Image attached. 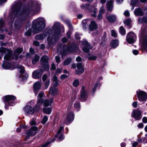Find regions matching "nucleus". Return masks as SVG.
Segmentation results:
<instances>
[{
	"label": "nucleus",
	"instance_id": "obj_20",
	"mask_svg": "<svg viewBox=\"0 0 147 147\" xmlns=\"http://www.w3.org/2000/svg\"><path fill=\"white\" fill-rule=\"evenodd\" d=\"M86 93L84 88L82 87V88L81 97L83 101H85L86 100Z\"/></svg>",
	"mask_w": 147,
	"mask_h": 147
},
{
	"label": "nucleus",
	"instance_id": "obj_41",
	"mask_svg": "<svg viewBox=\"0 0 147 147\" xmlns=\"http://www.w3.org/2000/svg\"><path fill=\"white\" fill-rule=\"evenodd\" d=\"M4 24V22L2 19L0 20V32H2L3 31L1 30V28L3 26Z\"/></svg>",
	"mask_w": 147,
	"mask_h": 147
},
{
	"label": "nucleus",
	"instance_id": "obj_26",
	"mask_svg": "<svg viewBox=\"0 0 147 147\" xmlns=\"http://www.w3.org/2000/svg\"><path fill=\"white\" fill-rule=\"evenodd\" d=\"M107 19L110 22H113L116 21V18L115 16L111 15L108 16Z\"/></svg>",
	"mask_w": 147,
	"mask_h": 147
},
{
	"label": "nucleus",
	"instance_id": "obj_56",
	"mask_svg": "<svg viewBox=\"0 0 147 147\" xmlns=\"http://www.w3.org/2000/svg\"><path fill=\"white\" fill-rule=\"evenodd\" d=\"M124 15L126 16H129V13L128 11H125L124 13Z\"/></svg>",
	"mask_w": 147,
	"mask_h": 147
},
{
	"label": "nucleus",
	"instance_id": "obj_28",
	"mask_svg": "<svg viewBox=\"0 0 147 147\" xmlns=\"http://www.w3.org/2000/svg\"><path fill=\"white\" fill-rule=\"evenodd\" d=\"M57 90L55 87H51L49 90V93L51 94L54 95L56 94L57 93Z\"/></svg>",
	"mask_w": 147,
	"mask_h": 147
},
{
	"label": "nucleus",
	"instance_id": "obj_24",
	"mask_svg": "<svg viewBox=\"0 0 147 147\" xmlns=\"http://www.w3.org/2000/svg\"><path fill=\"white\" fill-rule=\"evenodd\" d=\"M11 64L10 63L8 62L4 61L2 65V67L5 69H11Z\"/></svg>",
	"mask_w": 147,
	"mask_h": 147
},
{
	"label": "nucleus",
	"instance_id": "obj_34",
	"mask_svg": "<svg viewBox=\"0 0 147 147\" xmlns=\"http://www.w3.org/2000/svg\"><path fill=\"white\" fill-rule=\"evenodd\" d=\"M71 59L70 58H67L64 62L63 65H68L71 62Z\"/></svg>",
	"mask_w": 147,
	"mask_h": 147
},
{
	"label": "nucleus",
	"instance_id": "obj_55",
	"mask_svg": "<svg viewBox=\"0 0 147 147\" xmlns=\"http://www.w3.org/2000/svg\"><path fill=\"white\" fill-rule=\"evenodd\" d=\"M138 105L137 102H133L132 104V105L133 107L134 108H136L137 107Z\"/></svg>",
	"mask_w": 147,
	"mask_h": 147
},
{
	"label": "nucleus",
	"instance_id": "obj_9",
	"mask_svg": "<svg viewBox=\"0 0 147 147\" xmlns=\"http://www.w3.org/2000/svg\"><path fill=\"white\" fill-rule=\"evenodd\" d=\"M64 51L63 52H61V54L62 56H64L67 53L71 52L74 51V48L73 46L68 47L67 46H65L64 47Z\"/></svg>",
	"mask_w": 147,
	"mask_h": 147
},
{
	"label": "nucleus",
	"instance_id": "obj_2",
	"mask_svg": "<svg viewBox=\"0 0 147 147\" xmlns=\"http://www.w3.org/2000/svg\"><path fill=\"white\" fill-rule=\"evenodd\" d=\"M40 5V3L35 1L29 3L28 5V16L29 14L33 15L38 13L41 9Z\"/></svg>",
	"mask_w": 147,
	"mask_h": 147
},
{
	"label": "nucleus",
	"instance_id": "obj_14",
	"mask_svg": "<svg viewBox=\"0 0 147 147\" xmlns=\"http://www.w3.org/2000/svg\"><path fill=\"white\" fill-rule=\"evenodd\" d=\"M42 74V70L38 69L33 72L32 76L34 78L38 79L41 76Z\"/></svg>",
	"mask_w": 147,
	"mask_h": 147
},
{
	"label": "nucleus",
	"instance_id": "obj_32",
	"mask_svg": "<svg viewBox=\"0 0 147 147\" xmlns=\"http://www.w3.org/2000/svg\"><path fill=\"white\" fill-rule=\"evenodd\" d=\"M40 59L39 56L37 55H36L34 57L32 60V62L33 64H35L36 62H38Z\"/></svg>",
	"mask_w": 147,
	"mask_h": 147
},
{
	"label": "nucleus",
	"instance_id": "obj_4",
	"mask_svg": "<svg viewBox=\"0 0 147 147\" xmlns=\"http://www.w3.org/2000/svg\"><path fill=\"white\" fill-rule=\"evenodd\" d=\"M59 27V22H55L53 25V28L51 30L52 34L53 35V37L55 40L56 38H57L61 36Z\"/></svg>",
	"mask_w": 147,
	"mask_h": 147
},
{
	"label": "nucleus",
	"instance_id": "obj_10",
	"mask_svg": "<svg viewBox=\"0 0 147 147\" xmlns=\"http://www.w3.org/2000/svg\"><path fill=\"white\" fill-rule=\"evenodd\" d=\"M41 85V82L39 81L35 82L33 85V91L35 95H36L39 90H40Z\"/></svg>",
	"mask_w": 147,
	"mask_h": 147
},
{
	"label": "nucleus",
	"instance_id": "obj_43",
	"mask_svg": "<svg viewBox=\"0 0 147 147\" xmlns=\"http://www.w3.org/2000/svg\"><path fill=\"white\" fill-rule=\"evenodd\" d=\"M48 120V117L46 115L44 116L42 119V124H45Z\"/></svg>",
	"mask_w": 147,
	"mask_h": 147
},
{
	"label": "nucleus",
	"instance_id": "obj_63",
	"mask_svg": "<svg viewBox=\"0 0 147 147\" xmlns=\"http://www.w3.org/2000/svg\"><path fill=\"white\" fill-rule=\"evenodd\" d=\"M142 121L144 123H147V118L146 117H144L143 118Z\"/></svg>",
	"mask_w": 147,
	"mask_h": 147
},
{
	"label": "nucleus",
	"instance_id": "obj_7",
	"mask_svg": "<svg viewBox=\"0 0 147 147\" xmlns=\"http://www.w3.org/2000/svg\"><path fill=\"white\" fill-rule=\"evenodd\" d=\"M137 95L139 100L140 101L145 100L147 98L146 93L143 91L139 90L136 91Z\"/></svg>",
	"mask_w": 147,
	"mask_h": 147
},
{
	"label": "nucleus",
	"instance_id": "obj_44",
	"mask_svg": "<svg viewBox=\"0 0 147 147\" xmlns=\"http://www.w3.org/2000/svg\"><path fill=\"white\" fill-rule=\"evenodd\" d=\"M36 132H34V131H31V129L29 131H28V136H34L36 133Z\"/></svg>",
	"mask_w": 147,
	"mask_h": 147
},
{
	"label": "nucleus",
	"instance_id": "obj_36",
	"mask_svg": "<svg viewBox=\"0 0 147 147\" xmlns=\"http://www.w3.org/2000/svg\"><path fill=\"white\" fill-rule=\"evenodd\" d=\"M80 7L82 9H86L88 8L89 5L87 3L83 4L80 5Z\"/></svg>",
	"mask_w": 147,
	"mask_h": 147
},
{
	"label": "nucleus",
	"instance_id": "obj_5",
	"mask_svg": "<svg viewBox=\"0 0 147 147\" xmlns=\"http://www.w3.org/2000/svg\"><path fill=\"white\" fill-rule=\"evenodd\" d=\"M16 98V97L13 95H8L4 96L3 97V101L4 103L8 102V105L12 106L15 105L13 100Z\"/></svg>",
	"mask_w": 147,
	"mask_h": 147
},
{
	"label": "nucleus",
	"instance_id": "obj_8",
	"mask_svg": "<svg viewBox=\"0 0 147 147\" xmlns=\"http://www.w3.org/2000/svg\"><path fill=\"white\" fill-rule=\"evenodd\" d=\"M135 34L133 32H130L128 33L126 36V40L129 44H131L135 42L136 38Z\"/></svg>",
	"mask_w": 147,
	"mask_h": 147
},
{
	"label": "nucleus",
	"instance_id": "obj_42",
	"mask_svg": "<svg viewBox=\"0 0 147 147\" xmlns=\"http://www.w3.org/2000/svg\"><path fill=\"white\" fill-rule=\"evenodd\" d=\"M74 106L75 109L78 111L80 109V105L79 103H76L74 104Z\"/></svg>",
	"mask_w": 147,
	"mask_h": 147
},
{
	"label": "nucleus",
	"instance_id": "obj_45",
	"mask_svg": "<svg viewBox=\"0 0 147 147\" xmlns=\"http://www.w3.org/2000/svg\"><path fill=\"white\" fill-rule=\"evenodd\" d=\"M139 0H131V5H135L138 2Z\"/></svg>",
	"mask_w": 147,
	"mask_h": 147
},
{
	"label": "nucleus",
	"instance_id": "obj_50",
	"mask_svg": "<svg viewBox=\"0 0 147 147\" xmlns=\"http://www.w3.org/2000/svg\"><path fill=\"white\" fill-rule=\"evenodd\" d=\"M55 139H53L52 141L51 142V143H52V142H53L54 141ZM51 143V142H46V143H45L44 144L42 145V147H45L46 146H47L49 144H50Z\"/></svg>",
	"mask_w": 147,
	"mask_h": 147
},
{
	"label": "nucleus",
	"instance_id": "obj_1",
	"mask_svg": "<svg viewBox=\"0 0 147 147\" xmlns=\"http://www.w3.org/2000/svg\"><path fill=\"white\" fill-rule=\"evenodd\" d=\"M33 25V31L35 33L40 32L45 28L46 24L45 20L42 17L38 18L34 21Z\"/></svg>",
	"mask_w": 147,
	"mask_h": 147
},
{
	"label": "nucleus",
	"instance_id": "obj_29",
	"mask_svg": "<svg viewBox=\"0 0 147 147\" xmlns=\"http://www.w3.org/2000/svg\"><path fill=\"white\" fill-rule=\"evenodd\" d=\"M119 44L118 41L117 40H112L111 43V46L112 47L115 48L118 46Z\"/></svg>",
	"mask_w": 147,
	"mask_h": 147
},
{
	"label": "nucleus",
	"instance_id": "obj_19",
	"mask_svg": "<svg viewBox=\"0 0 147 147\" xmlns=\"http://www.w3.org/2000/svg\"><path fill=\"white\" fill-rule=\"evenodd\" d=\"M97 26L95 22L93 21H92L89 25V29L90 30L92 31L97 29Z\"/></svg>",
	"mask_w": 147,
	"mask_h": 147
},
{
	"label": "nucleus",
	"instance_id": "obj_52",
	"mask_svg": "<svg viewBox=\"0 0 147 147\" xmlns=\"http://www.w3.org/2000/svg\"><path fill=\"white\" fill-rule=\"evenodd\" d=\"M23 110L24 111L26 114H27L28 113V106L27 105H26L24 108Z\"/></svg>",
	"mask_w": 147,
	"mask_h": 147
},
{
	"label": "nucleus",
	"instance_id": "obj_6",
	"mask_svg": "<svg viewBox=\"0 0 147 147\" xmlns=\"http://www.w3.org/2000/svg\"><path fill=\"white\" fill-rule=\"evenodd\" d=\"M48 57L46 56H43L40 59L41 64L45 70H49V65L48 63Z\"/></svg>",
	"mask_w": 147,
	"mask_h": 147
},
{
	"label": "nucleus",
	"instance_id": "obj_18",
	"mask_svg": "<svg viewBox=\"0 0 147 147\" xmlns=\"http://www.w3.org/2000/svg\"><path fill=\"white\" fill-rule=\"evenodd\" d=\"M84 69L82 66V64L81 63H78L77 65V69L76 70V73L79 74L82 73L84 71Z\"/></svg>",
	"mask_w": 147,
	"mask_h": 147
},
{
	"label": "nucleus",
	"instance_id": "obj_12",
	"mask_svg": "<svg viewBox=\"0 0 147 147\" xmlns=\"http://www.w3.org/2000/svg\"><path fill=\"white\" fill-rule=\"evenodd\" d=\"M44 95V93L42 91L40 92L38 94V96L37 97V105H39V107H42V102L43 101V100L42 98Z\"/></svg>",
	"mask_w": 147,
	"mask_h": 147
},
{
	"label": "nucleus",
	"instance_id": "obj_3",
	"mask_svg": "<svg viewBox=\"0 0 147 147\" xmlns=\"http://www.w3.org/2000/svg\"><path fill=\"white\" fill-rule=\"evenodd\" d=\"M12 51L9 49L1 47L0 48V55L3 56L5 54L4 58L5 60L9 61L14 58L12 56Z\"/></svg>",
	"mask_w": 147,
	"mask_h": 147
},
{
	"label": "nucleus",
	"instance_id": "obj_39",
	"mask_svg": "<svg viewBox=\"0 0 147 147\" xmlns=\"http://www.w3.org/2000/svg\"><path fill=\"white\" fill-rule=\"evenodd\" d=\"M88 20H83L82 22V24L83 25V26L85 29H86V25L88 23Z\"/></svg>",
	"mask_w": 147,
	"mask_h": 147
},
{
	"label": "nucleus",
	"instance_id": "obj_58",
	"mask_svg": "<svg viewBox=\"0 0 147 147\" xmlns=\"http://www.w3.org/2000/svg\"><path fill=\"white\" fill-rule=\"evenodd\" d=\"M20 77H22V80L23 81L26 80L27 78L26 76H24V75L20 76Z\"/></svg>",
	"mask_w": 147,
	"mask_h": 147
},
{
	"label": "nucleus",
	"instance_id": "obj_15",
	"mask_svg": "<svg viewBox=\"0 0 147 147\" xmlns=\"http://www.w3.org/2000/svg\"><path fill=\"white\" fill-rule=\"evenodd\" d=\"M42 107H39V105H37V104L34 107V108H33L31 106L28 107V113L30 114H33L34 112H37Z\"/></svg>",
	"mask_w": 147,
	"mask_h": 147
},
{
	"label": "nucleus",
	"instance_id": "obj_23",
	"mask_svg": "<svg viewBox=\"0 0 147 147\" xmlns=\"http://www.w3.org/2000/svg\"><path fill=\"white\" fill-rule=\"evenodd\" d=\"M22 51V49L21 48H18L14 52V54L13 55L15 56V58L12 57L16 60H17L18 59V56L19 54H20L21 53Z\"/></svg>",
	"mask_w": 147,
	"mask_h": 147
},
{
	"label": "nucleus",
	"instance_id": "obj_17",
	"mask_svg": "<svg viewBox=\"0 0 147 147\" xmlns=\"http://www.w3.org/2000/svg\"><path fill=\"white\" fill-rule=\"evenodd\" d=\"M63 129V128L62 126L60 127L58 130L57 134L55 135L56 137H59L58 140L59 141L62 140L64 138L63 136L61 133V132Z\"/></svg>",
	"mask_w": 147,
	"mask_h": 147
},
{
	"label": "nucleus",
	"instance_id": "obj_47",
	"mask_svg": "<svg viewBox=\"0 0 147 147\" xmlns=\"http://www.w3.org/2000/svg\"><path fill=\"white\" fill-rule=\"evenodd\" d=\"M92 9H93V10H92H92H91V12H93V14H92V15L93 16L95 17L96 16V12L97 10H96V9L94 7H93Z\"/></svg>",
	"mask_w": 147,
	"mask_h": 147
},
{
	"label": "nucleus",
	"instance_id": "obj_40",
	"mask_svg": "<svg viewBox=\"0 0 147 147\" xmlns=\"http://www.w3.org/2000/svg\"><path fill=\"white\" fill-rule=\"evenodd\" d=\"M79 84V80L78 79L75 80L73 82V85L75 87L78 86Z\"/></svg>",
	"mask_w": 147,
	"mask_h": 147
},
{
	"label": "nucleus",
	"instance_id": "obj_27",
	"mask_svg": "<svg viewBox=\"0 0 147 147\" xmlns=\"http://www.w3.org/2000/svg\"><path fill=\"white\" fill-rule=\"evenodd\" d=\"M46 36V34L45 33H42L37 34L35 36V38L36 40H42Z\"/></svg>",
	"mask_w": 147,
	"mask_h": 147
},
{
	"label": "nucleus",
	"instance_id": "obj_49",
	"mask_svg": "<svg viewBox=\"0 0 147 147\" xmlns=\"http://www.w3.org/2000/svg\"><path fill=\"white\" fill-rule=\"evenodd\" d=\"M30 129H31V131H32L34 132H36L38 130V128L37 127L34 126L32 127Z\"/></svg>",
	"mask_w": 147,
	"mask_h": 147
},
{
	"label": "nucleus",
	"instance_id": "obj_48",
	"mask_svg": "<svg viewBox=\"0 0 147 147\" xmlns=\"http://www.w3.org/2000/svg\"><path fill=\"white\" fill-rule=\"evenodd\" d=\"M111 35L114 37H116L117 36V34L116 32L113 30H111Z\"/></svg>",
	"mask_w": 147,
	"mask_h": 147
},
{
	"label": "nucleus",
	"instance_id": "obj_51",
	"mask_svg": "<svg viewBox=\"0 0 147 147\" xmlns=\"http://www.w3.org/2000/svg\"><path fill=\"white\" fill-rule=\"evenodd\" d=\"M50 84V81L48 80L47 81L45 84V89L49 87V86Z\"/></svg>",
	"mask_w": 147,
	"mask_h": 147
},
{
	"label": "nucleus",
	"instance_id": "obj_64",
	"mask_svg": "<svg viewBox=\"0 0 147 147\" xmlns=\"http://www.w3.org/2000/svg\"><path fill=\"white\" fill-rule=\"evenodd\" d=\"M67 39L65 37L63 38L62 39V41L63 43H66L67 41Z\"/></svg>",
	"mask_w": 147,
	"mask_h": 147
},
{
	"label": "nucleus",
	"instance_id": "obj_30",
	"mask_svg": "<svg viewBox=\"0 0 147 147\" xmlns=\"http://www.w3.org/2000/svg\"><path fill=\"white\" fill-rule=\"evenodd\" d=\"M113 2L112 1H110L107 3V8L108 10L109 11H111L113 10Z\"/></svg>",
	"mask_w": 147,
	"mask_h": 147
},
{
	"label": "nucleus",
	"instance_id": "obj_62",
	"mask_svg": "<svg viewBox=\"0 0 147 147\" xmlns=\"http://www.w3.org/2000/svg\"><path fill=\"white\" fill-rule=\"evenodd\" d=\"M25 71V70L24 67H21L20 70V72L21 74H23Z\"/></svg>",
	"mask_w": 147,
	"mask_h": 147
},
{
	"label": "nucleus",
	"instance_id": "obj_60",
	"mask_svg": "<svg viewBox=\"0 0 147 147\" xmlns=\"http://www.w3.org/2000/svg\"><path fill=\"white\" fill-rule=\"evenodd\" d=\"M67 77V76L65 74H62L61 76V79L66 78Z\"/></svg>",
	"mask_w": 147,
	"mask_h": 147
},
{
	"label": "nucleus",
	"instance_id": "obj_59",
	"mask_svg": "<svg viewBox=\"0 0 147 147\" xmlns=\"http://www.w3.org/2000/svg\"><path fill=\"white\" fill-rule=\"evenodd\" d=\"M96 56H92L90 57H89L88 58V59L90 60H94L96 59Z\"/></svg>",
	"mask_w": 147,
	"mask_h": 147
},
{
	"label": "nucleus",
	"instance_id": "obj_16",
	"mask_svg": "<svg viewBox=\"0 0 147 147\" xmlns=\"http://www.w3.org/2000/svg\"><path fill=\"white\" fill-rule=\"evenodd\" d=\"M82 44L85 46L83 49V51L86 53H88L89 51V49L91 48V47L90 44L86 40L82 42Z\"/></svg>",
	"mask_w": 147,
	"mask_h": 147
},
{
	"label": "nucleus",
	"instance_id": "obj_38",
	"mask_svg": "<svg viewBox=\"0 0 147 147\" xmlns=\"http://www.w3.org/2000/svg\"><path fill=\"white\" fill-rule=\"evenodd\" d=\"M119 32L121 34L123 35H125V31L123 27L121 26L120 27Z\"/></svg>",
	"mask_w": 147,
	"mask_h": 147
},
{
	"label": "nucleus",
	"instance_id": "obj_35",
	"mask_svg": "<svg viewBox=\"0 0 147 147\" xmlns=\"http://www.w3.org/2000/svg\"><path fill=\"white\" fill-rule=\"evenodd\" d=\"M27 7L22 8V9L21 12V14L22 15H27Z\"/></svg>",
	"mask_w": 147,
	"mask_h": 147
},
{
	"label": "nucleus",
	"instance_id": "obj_57",
	"mask_svg": "<svg viewBox=\"0 0 147 147\" xmlns=\"http://www.w3.org/2000/svg\"><path fill=\"white\" fill-rule=\"evenodd\" d=\"M104 11V7L102 6L100 7V9L99 13H101V14H102L103 13V12Z\"/></svg>",
	"mask_w": 147,
	"mask_h": 147
},
{
	"label": "nucleus",
	"instance_id": "obj_31",
	"mask_svg": "<svg viewBox=\"0 0 147 147\" xmlns=\"http://www.w3.org/2000/svg\"><path fill=\"white\" fill-rule=\"evenodd\" d=\"M138 21L139 23H146L147 22V18L145 17L140 18L138 19Z\"/></svg>",
	"mask_w": 147,
	"mask_h": 147
},
{
	"label": "nucleus",
	"instance_id": "obj_11",
	"mask_svg": "<svg viewBox=\"0 0 147 147\" xmlns=\"http://www.w3.org/2000/svg\"><path fill=\"white\" fill-rule=\"evenodd\" d=\"M131 116L134 118L136 120H140L142 117L141 115V111L138 110H134L132 112Z\"/></svg>",
	"mask_w": 147,
	"mask_h": 147
},
{
	"label": "nucleus",
	"instance_id": "obj_53",
	"mask_svg": "<svg viewBox=\"0 0 147 147\" xmlns=\"http://www.w3.org/2000/svg\"><path fill=\"white\" fill-rule=\"evenodd\" d=\"M55 59L57 63H59L60 62V58L58 56H56L55 57Z\"/></svg>",
	"mask_w": 147,
	"mask_h": 147
},
{
	"label": "nucleus",
	"instance_id": "obj_13",
	"mask_svg": "<svg viewBox=\"0 0 147 147\" xmlns=\"http://www.w3.org/2000/svg\"><path fill=\"white\" fill-rule=\"evenodd\" d=\"M74 118L73 113L70 112L67 114L64 122L66 124H68L73 120Z\"/></svg>",
	"mask_w": 147,
	"mask_h": 147
},
{
	"label": "nucleus",
	"instance_id": "obj_46",
	"mask_svg": "<svg viewBox=\"0 0 147 147\" xmlns=\"http://www.w3.org/2000/svg\"><path fill=\"white\" fill-rule=\"evenodd\" d=\"M131 22V20L130 19H128L124 21L125 24L127 25H129Z\"/></svg>",
	"mask_w": 147,
	"mask_h": 147
},
{
	"label": "nucleus",
	"instance_id": "obj_25",
	"mask_svg": "<svg viewBox=\"0 0 147 147\" xmlns=\"http://www.w3.org/2000/svg\"><path fill=\"white\" fill-rule=\"evenodd\" d=\"M53 102V100L52 98L45 100L44 102V105L45 107H48L51 105Z\"/></svg>",
	"mask_w": 147,
	"mask_h": 147
},
{
	"label": "nucleus",
	"instance_id": "obj_61",
	"mask_svg": "<svg viewBox=\"0 0 147 147\" xmlns=\"http://www.w3.org/2000/svg\"><path fill=\"white\" fill-rule=\"evenodd\" d=\"M34 44L36 46H39V43L37 41H34L33 42Z\"/></svg>",
	"mask_w": 147,
	"mask_h": 147
},
{
	"label": "nucleus",
	"instance_id": "obj_37",
	"mask_svg": "<svg viewBox=\"0 0 147 147\" xmlns=\"http://www.w3.org/2000/svg\"><path fill=\"white\" fill-rule=\"evenodd\" d=\"M21 128L22 129H27V126L25 125L24 124L22 125L21 127H18L16 129L17 132H20L21 131Z\"/></svg>",
	"mask_w": 147,
	"mask_h": 147
},
{
	"label": "nucleus",
	"instance_id": "obj_22",
	"mask_svg": "<svg viewBox=\"0 0 147 147\" xmlns=\"http://www.w3.org/2000/svg\"><path fill=\"white\" fill-rule=\"evenodd\" d=\"M52 84L53 86H57L59 84V80L57 77L55 76L54 75L52 79Z\"/></svg>",
	"mask_w": 147,
	"mask_h": 147
},
{
	"label": "nucleus",
	"instance_id": "obj_21",
	"mask_svg": "<svg viewBox=\"0 0 147 147\" xmlns=\"http://www.w3.org/2000/svg\"><path fill=\"white\" fill-rule=\"evenodd\" d=\"M134 13L135 15L137 16H142L144 14L142 9L140 8L136 9L135 10Z\"/></svg>",
	"mask_w": 147,
	"mask_h": 147
},
{
	"label": "nucleus",
	"instance_id": "obj_33",
	"mask_svg": "<svg viewBox=\"0 0 147 147\" xmlns=\"http://www.w3.org/2000/svg\"><path fill=\"white\" fill-rule=\"evenodd\" d=\"M44 112L48 114H50L51 112V109L50 108H44L43 109Z\"/></svg>",
	"mask_w": 147,
	"mask_h": 147
},
{
	"label": "nucleus",
	"instance_id": "obj_54",
	"mask_svg": "<svg viewBox=\"0 0 147 147\" xmlns=\"http://www.w3.org/2000/svg\"><path fill=\"white\" fill-rule=\"evenodd\" d=\"M47 78V76L46 74H44L42 76V80L43 81H44L46 80Z\"/></svg>",
	"mask_w": 147,
	"mask_h": 147
}]
</instances>
